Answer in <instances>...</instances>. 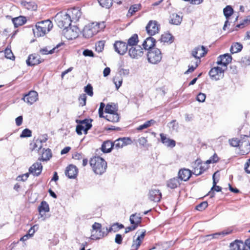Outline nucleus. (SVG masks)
Wrapping results in <instances>:
<instances>
[{
	"mask_svg": "<svg viewBox=\"0 0 250 250\" xmlns=\"http://www.w3.org/2000/svg\"><path fill=\"white\" fill-rule=\"evenodd\" d=\"M105 27L104 22H93L85 25L83 29V35L90 38Z\"/></svg>",
	"mask_w": 250,
	"mask_h": 250,
	"instance_id": "obj_1",
	"label": "nucleus"
},
{
	"mask_svg": "<svg viewBox=\"0 0 250 250\" xmlns=\"http://www.w3.org/2000/svg\"><path fill=\"white\" fill-rule=\"evenodd\" d=\"M90 165L94 172L96 174L102 175L105 171L107 167L105 161L99 156L91 158L90 161Z\"/></svg>",
	"mask_w": 250,
	"mask_h": 250,
	"instance_id": "obj_2",
	"label": "nucleus"
},
{
	"mask_svg": "<svg viewBox=\"0 0 250 250\" xmlns=\"http://www.w3.org/2000/svg\"><path fill=\"white\" fill-rule=\"evenodd\" d=\"M162 58L161 51L158 48H153L147 52V59L151 63L157 64L161 61Z\"/></svg>",
	"mask_w": 250,
	"mask_h": 250,
	"instance_id": "obj_3",
	"label": "nucleus"
},
{
	"mask_svg": "<svg viewBox=\"0 0 250 250\" xmlns=\"http://www.w3.org/2000/svg\"><path fill=\"white\" fill-rule=\"evenodd\" d=\"M76 122L78 124L76 126V131L79 135L82 134V130L84 131V134H87V131L92 127L91 120H77Z\"/></svg>",
	"mask_w": 250,
	"mask_h": 250,
	"instance_id": "obj_4",
	"label": "nucleus"
},
{
	"mask_svg": "<svg viewBox=\"0 0 250 250\" xmlns=\"http://www.w3.org/2000/svg\"><path fill=\"white\" fill-rule=\"evenodd\" d=\"M225 70L223 67H214L209 71V75L212 80L217 81L223 78Z\"/></svg>",
	"mask_w": 250,
	"mask_h": 250,
	"instance_id": "obj_5",
	"label": "nucleus"
},
{
	"mask_svg": "<svg viewBox=\"0 0 250 250\" xmlns=\"http://www.w3.org/2000/svg\"><path fill=\"white\" fill-rule=\"evenodd\" d=\"M160 25L156 21H150L146 25V28L147 34L150 36H153L158 33L160 30Z\"/></svg>",
	"mask_w": 250,
	"mask_h": 250,
	"instance_id": "obj_6",
	"label": "nucleus"
},
{
	"mask_svg": "<svg viewBox=\"0 0 250 250\" xmlns=\"http://www.w3.org/2000/svg\"><path fill=\"white\" fill-rule=\"evenodd\" d=\"M232 57L228 53L219 56L217 58L216 63L218 65H221L224 67V69L226 70L227 65L231 62Z\"/></svg>",
	"mask_w": 250,
	"mask_h": 250,
	"instance_id": "obj_7",
	"label": "nucleus"
},
{
	"mask_svg": "<svg viewBox=\"0 0 250 250\" xmlns=\"http://www.w3.org/2000/svg\"><path fill=\"white\" fill-rule=\"evenodd\" d=\"M39 215L42 220H45L48 216L46 215V212L49 211V207L48 203L45 201H42L38 207Z\"/></svg>",
	"mask_w": 250,
	"mask_h": 250,
	"instance_id": "obj_8",
	"label": "nucleus"
},
{
	"mask_svg": "<svg viewBox=\"0 0 250 250\" xmlns=\"http://www.w3.org/2000/svg\"><path fill=\"white\" fill-rule=\"evenodd\" d=\"M115 51L120 55H124L127 50V45L122 41H116L114 43Z\"/></svg>",
	"mask_w": 250,
	"mask_h": 250,
	"instance_id": "obj_9",
	"label": "nucleus"
},
{
	"mask_svg": "<svg viewBox=\"0 0 250 250\" xmlns=\"http://www.w3.org/2000/svg\"><path fill=\"white\" fill-rule=\"evenodd\" d=\"M79 29L76 26L68 27L66 29L65 35L68 40H73L79 36Z\"/></svg>",
	"mask_w": 250,
	"mask_h": 250,
	"instance_id": "obj_10",
	"label": "nucleus"
},
{
	"mask_svg": "<svg viewBox=\"0 0 250 250\" xmlns=\"http://www.w3.org/2000/svg\"><path fill=\"white\" fill-rule=\"evenodd\" d=\"M38 94L35 91H31L28 94H25L22 98V100L31 105L32 104L38 100Z\"/></svg>",
	"mask_w": 250,
	"mask_h": 250,
	"instance_id": "obj_11",
	"label": "nucleus"
},
{
	"mask_svg": "<svg viewBox=\"0 0 250 250\" xmlns=\"http://www.w3.org/2000/svg\"><path fill=\"white\" fill-rule=\"evenodd\" d=\"M143 48L140 46L131 47L128 51L130 57L133 59H138L143 55Z\"/></svg>",
	"mask_w": 250,
	"mask_h": 250,
	"instance_id": "obj_12",
	"label": "nucleus"
},
{
	"mask_svg": "<svg viewBox=\"0 0 250 250\" xmlns=\"http://www.w3.org/2000/svg\"><path fill=\"white\" fill-rule=\"evenodd\" d=\"M207 53V50L204 46H198L192 50V55L196 59H200Z\"/></svg>",
	"mask_w": 250,
	"mask_h": 250,
	"instance_id": "obj_13",
	"label": "nucleus"
},
{
	"mask_svg": "<svg viewBox=\"0 0 250 250\" xmlns=\"http://www.w3.org/2000/svg\"><path fill=\"white\" fill-rule=\"evenodd\" d=\"M131 140L129 138H122L116 140L113 143L114 148L117 149L122 148L125 146L130 144Z\"/></svg>",
	"mask_w": 250,
	"mask_h": 250,
	"instance_id": "obj_14",
	"label": "nucleus"
},
{
	"mask_svg": "<svg viewBox=\"0 0 250 250\" xmlns=\"http://www.w3.org/2000/svg\"><path fill=\"white\" fill-rule=\"evenodd\" d=\"M149 199L152 201L159 202L162 197L161 193L158 189L151 188L148 194Z\"/></svg>",
	"mask_w": 250,
	"mask_h": 250,
	"instance_id": "obj_15",
	"label": "nucleus"
},
{
	"mask_svg": "<svg viewBox=\"0 0 250 250\" xmlns=\"http://www.w3.org/2000/svg\"><path fill=\"white\" fill-rule=\"evenodd\" d=\"M238 153L241 155H247L250 152V143L248 141H241Z\"/></svg>",
	"mask_w": 250,
	"mask_h": 250,
	"instance_id": "obj_16",
	"label": "nucleus"
},
{
	"mask_svg": "<svg viewBox=\"0 0 250 250\" xmlns=\"http://www.w3.org/2000/svg\"><path fill=\"white\" fill-rule=\"evenodd\" d=\"M42 169V166L40 162H36L33 164L29 169V173L34 176H39Z\"/></svg>",
	"mask_w": 250,
	"mask_h": 250,
	"instance_id": "obj_17",
	"label": "nucleus"
},
{
	"mask_svg": "<svg viewBox=\"0 0 250 250\" xmlns=\"http://www.w3.org/2000/svg\"><path fill=\"white\" fill-rule=\"evenodd\" d=\"M191 171L187 168L181 169L178 172V178L181 181H187L191 176Z\"/></svg>",
	"mask_w": 250,
	"mask_h": 250,
	"instance_id": "obj_18",
	"label": "nucleus"
},
{
	"mask_svg": "<svg viewBox=\"0 0 250 250\" xmlns=\"http://www.w3.org/2000/svg\"><path fill=\"white\" fill-rule=\"evenodd\" d=\"M161 137V142L167 147L172 148L176 145V142L174 140L170 139L166 137V135L164 133L160 134Z\"/></svg>",
	"mask_w": 250,
	"mask_h": 250,
	"instance_id": "obj_19",
	"label": "nucleus"
},
{
	"mask_svg": "<svg viewBox=\"0 0 250 250\" xmlns=\"http://www.w3.org/2000/svg\"><path fill=\"white\" fill-rule=\"evenodd\" d=\"M78 173V169L75 166L70 165L67 167L65 175L70 179L75 178Z\"/></svg>",
	"mask_w": 250,
	"mask_h": 250,
	"instance_id": "obj_20",
	"label": "nucleus"
},
{
	"mask_svg": "<svg viewBox=\"0 0 250 250\" xmlns=\"http://www.w3.org/2000/svg\"><path fill=\"white\" fill-rule=\"evenodd\" d=\"M156 40L153 37H150L147 38L143 43V46L145 50L148 51L153 49L155 44Z\"/></svg>",
	"mask_w": 250,
	"mask_h": 250,
	"instance_id": "obj_21",
	"label": "nucleus"
},
{
	"mask_svg": "<svg viewBox=\"0 0 250 250\" xmlns=\"http://www.w3.org/2000/svg\"><path fill=\"white\" fill-rule=\"evenodd\" d=\"M63 19V21H59V26L66 29L71 25V21L73 20H71L70 14L67 13L64 15Z\"/></svg>",
	"mask_w": 250,
	"mask_h": 250,
	"instance_id": "obj_22",
	"label": "nucleus"
},
{
	"mask_svg": "<svg viewBox=\"0 0 250 250\" xmlns=\"http://www.w3.org/2000/svg\"><path fill=\"white\" fill-rule=\"evenodd\" d=\"M42 62L40 60L39 56L36 54H32L29 56L26 60V63L29 66H33L38 64Z\"/></svg>",
	"mask_w": 250,
	"mask_h": 250,
	"instance_id": "obj_23",
	"label": "nucleus"
},
{
	"mask_svg": "<svg viewBox=\"0 0 250 250\" xmlns=\"http://www.w3.org/2000/svg\"><path fill=\"white\" fill-rule=\"evenodd\" d=\"M21 4L22 7L29 10L35 11L37 9V5L33 1L27 2L22 0L21 1Z\"/></svg>",
	"mask_w": 250,
	"mask_h": 250,
	"instance_id": "obj_24",
	"label": "nucleus"
},
{
	"mask_svg": "<svg viewBox=\"0 0 250 250\" xmlns=\"http://www.w3.org/2000/svg\"><path fill=\"white\" fill-rule=\"evenodd\" d=\"M98 233L97 234H96V232L94 233L93 231H92V234L90 238L92 240H98L106 236L108 233L107 228H106L105 231H102L101 229L100 230H98Z\"/></svg>",
	"mask_w": 250,
	"mask_h": 250,
	"instance_id": "obj_25",
	"label": "nucleus"
},
{
	"mask_svg": "<svg viewBox=\"0 0 250 250\" xmlns=\"http://www.w3.org/2000/svg\"><path fill=\"white\" fill-rule=\"evenodd\" d=\"M34 34L35 36L38 37L43 36L47 33L46 31H44V28L40 25H38L37 23L36 25V28L33 29Z\"/></svg>",
	"mask_w": 250,
	"mask_h": 250,
	"instance_id": "obj_26",
	"label": "nucleus"
},
{
	"mask_svg": "<svg viewBox=\"0 0 250 250\" xmlns=\"http://www.w3.org/2000/svg\"><path fill=\"white\" fill-rule=\"evenodd\" d=\"M73 21H78L82 15L81 11L78 8H73L69 10V13Z\"/></svg>",
	"mask_w": 250,
	"mask_h": 250,
	"instance_id": "obj_27",
	"label": "nucleus"
},
{
	"mask_svg": "<svg viewBox=\"0 0 250 250\" xmlns=\"http://www.w3.org/2000/svg\"><path fill=\"white\" fill-rule=\"evenodd\" d=\"M142 216L140 213L133 214L130 216V221L132 225H134L137 227L141 222Z\"/></svg>",
	"mask_w": 250,
	"mask_h": 250,
	"instance_id": "obj_28",
	"label": "nucleus"
},
{
	"mask_svg": "<svg viewBox=\"0 0 250 250\" xmlns=\"http://www.w3.org/2000/svg\"><path fill=\"white\" fill-rule=\"evenodd\" d=\"M39 153H42L41 160L43 161H48L52 157L51 150L49 148L46 149L43 148L39 152Z\"/></svg>",
	"mask_w": 250,
	"mask_h": 250,
	"instance_id": "obj_29",
	"label": "nucleus"
},
{
	"mask_svg": "<svg viewBox=\"0 0 250 250\" xmlns=\"http://www.w3.org/2000/svg\"><path fill=\"white\" fill-rule=\"evenodd\" d=\"M37 23H38V25L43 27L44 31H46V33H48L53 27L52 22L49 20L40 21L37 22Z\"/></svg>",
	"mask_w": 250,
	"mask_h": 250,
	"instance_id": "obj_30",
	"label": "nucleus"
},
{
	"mask_svg": "<svg viewBox=\"0 0 250 250\" xmlns=\"http://www.w3.org/2000/svg\"><path fill=\"white\" fill-rule=\"evenodd\" d=\"M30 148L33 150L37 151L39 153L42 150V143L39 139L36 140L35 142L30 144Z\"/></svg>",
	"mask_w": 250,
	"mask_h": 250,
	"instance_id": "obj_31",
	"label": "nucleus"
},
{
	"mask_svg": "<svg viewBox=\"0 0 250 250\" xmlns=\"http://www.w3.org/2000/svg\"><path fill=\"white\" fill-rule=\"evenodd\" d=\"M112 148H114L113 143L110 141L104 142L102 146V150L104 153L110 152Z\"/></svg>",
	"mask_w": 250,
	"mask_h": 250,
	"instance_id": "obj_32",
	"label": "nucleus"
},
{
	"mask_svg": "<svg viewBox=\"0 0 250 250\" xmlns=\"http://www.w3.org/2000/svg\"><path fill=\"white\" fill-rule=\"evenodd\" d=\"M182 20V17L177 14H172L170 16V23L175 25H179Z\"/></svg>",
	"mask_w": 250,
	"mask_h": 250,
	"instance_id": "obj_33",
	"label": "nucleus"
},
{
	"mask_svg": "<svg viewBox=\"0 0 250 250\" xmlns=\"http://www.w3.org/2000/svg\"><path fill=\"white\" fill-rule=\"evenodd\" d=\"M13 23L15 27H18L19 26L22 25L26 22L25 18L22 16H20L12 20Z\"/></svg>",
	"mask_w": 250,
	"mask_h": 250,
	"instance_id": "obj_34",
	"label": "nucleus"
},
{
	"mask_svg": "<svg viewBox=\"0 0 250 250\" xmlns=\"http://www.w3.org/2000/svg\"><path fill=\"white\" fill-rule=\"evenodd\" d=\"M105 118L108 121L116 123L119 121V115L117 113L108 114L105 116Z\"/></svg>",
	"mask_w": 250,
	"mask_h": 250,
	"instance_id": "obj_35",
	"label": "nucleus"
},
{
	"mask_svg": "<svg viewBox=\"0 0 250 250\" xmlns=\"http://www.w3.org/2000/svg\"><path fill=\"white\" fill-rule=\"evenodd\" d=\"M179 178H173L169 180L167 184L168 187L170 188H175L180 185Z\"/></svg>",
	"mask_w": 250,
	"mask_h": 250,
	"instance_id": "obj_36",
	"label": "nucleus"
},
{
	"mask_svg": "<svg viewBox=\"0 0 250 250\" xmlns=\"http://www.w3.org/2000/svg\"><path fill=\"white\" fill-rule=\"evenodd\" d=\"M243 48L242 44L239 42H235L232 44L230 51L232 54L236 53L241 51Z\"/></svg>",
	"mask_w": 250,
	"mask_h": 250,
	"instance_id": "obj_37",
	"label": "nucleus"
},
{
	"mask_svg": "<svg viewBox=\"0 0 250 250\" xmlns=\"http://www.w3.org/2000/svg\"><path fill=\"white\" fill-rule=\"evenodd\" d=\"M62 43H59L57 46L51 49L48 50L47 47H44L40 49V52L42 55L51 54L55 52V50L60 47Z\"/></svg>",
	"mask_w": 250,
	"mask_h": 250,
	"instance_id": "obj_38",
	"label": "nucleus"
},
{
	"mask_svg": "<svg viewBox=\"0 0 250 250\" xmlns=\"http://www.w3.org/2000/svg\"><path fill=\"white\" fill-rule=\"evenodd\" d=\"M230 232L231 231L224 230L222 232H217V233H214L212 234L207 235V236L208 237H211V239L219 238H222V237H224V236L229 234L230 233Z\"/></svg>",
	"mask_w": 250,
	"mask_h": 250,
	"instance_id": "obj_39",
	"label": "nucleus"
},
{
	"mask_svg": "<svg viewBox=\"0 0 250 250\" xmlns=\"http://www.w3.org/2000/svg\"><path fill=\"white\" fill-rule=\"evenodd\" d=\"M117 111L116 105L112 104H108L105 108V112L108 114L117 113Z\"/></svg>",
	"mask_w": 250,
	"mask_h": 250,
	"instance_id": "obj_40",
	"label": "nucleus"
},
{
	"mask_svg": "<svg viewBox=\"0 0 250 250\" xmlns=\"http://www.w3.org/2000/svg\"><path fill=\"white\" fill-rule=\"evenodd\" d=\"M196 164H197V166L194 167V171L193 172V173L196 175H199L201 174L204 171H205V169L204 168L202 165H200L201 164L198 161H196V162L195 163V165Z\"/></svg>",
	"mask_w": 250,
	"mask_h": 250,
	"instance_id": "obj_41",
	"label": "nucleus"
},
{
	"mask_svg": "<svg viewBox=\"0 0 250 250\" xmlns=\"http://www.w3.org/2000/svg\"><path fill=\"white\" fill-rule=\"evenodd\" d=\"M138 35L136 34L133 35L128 40L127 42V44H126L129 46H133L136 45L137 43L138 42Z\"/></svg>",
	"mask_w": 250,
	"mask_h": 250,
	"instance_id": "obj_42",
	"label": "nucleus"
},
{
	"mask_svg": "<svg viewBox=\"0 0 250 250\" xmlns=\"http://www.w3.org/2000/svg\"><path fill=\"white\" fill-rule=\"evenodd\" d=\"M155 121L154 120H150L146 122L144 124L139 125L137 128V130L138 131L142 130L144 129L150 127L151 125L154 124Z\"/></svg>",
	"mask_w": 250,
	"mask_h": 250,
	"instance_id": "obj_43",
	"label": "nucleus"
},
{
	"mask_svg": "<svg viewBox=\"0 0 250 250\" xmlns=\"http://www.w3.org/2000/svg\"><path fill=\"white\" fill-rule=\"evenodd\" d=\"M101 6L106 8H110L113 4V0H98Z\"/></svg>",
	"mask_w": 250,
	"mask_h": 250,
	"instance_id": "obj_44",
	"label": "nucleus"
},
{
	"mask_svg": "<svg viewBox=\"0 0 250 250\" xmlns=\"http://www.w3.org/2000/svg\"><path fill=\"white\" fill-rule=\"evenodd\" d=\"M105 44V41H100L95 44V50L97 52L100 53L102 52L104 49Z\"/></svg>",
	"mask_w": 250,
	"mask_h": 250,
	"instance_id": "obj_45",
	"label": "nucleus"
},
{
	"mask_svg": "<svg viewBox=\"0 0 250 250\" xmlns=\"http://www.w3.org/2000/svg\"><path fill=\"white\" fill-rule=\"evenodd\" d=\"M172 36L170 34H165L161 36L160 40L164 42H171Z\"/></svg>",
	"mask_w": 250,
	"mask_h": 250,
	"instance_id": "obj_46",
	"label": "nucleus"
},
{
	"mask_svg": "<svg viewBox=\"0 0 250 250\" xmlns=\"http://www.w3.org/2000/svg\"><path fill=\"white\" fill-rule=\"evenodd\" d=\"M233 9L230 6H227L223 10L225 16L228 18L230 17L233 13Z\"/></svg>",
	"mask_w": 250,
	"mask_h": 250,
	"instance_id": "obj_47",
	"label": "nucleus"
},
{
	"mask_svg": "<svg viewBox=\"0 0 250 250\" xmlns=\"http://www.w3.org/2000/svg\"><path fill=\"white\" fill-rule=\"evenodd\" d=\"M168 126L172 131H177L178 129V123L176 122V120H172L171 122L168 124Z\"/></svg>",
	"mask_w": 250,
	"mask_h": 250,
	"instance_id": "obj_48",
	"label": "nucleus"
},
{
	"mask_svg": "<svg viewBox=\"0 0 250 250\" xmlns=\"http://www.w3.org/2000/svg\"><path fill=\"white\" fill-rule=\"evenodd\" d=\"M141 240H139V237H137L136 240H133L131 246V250H137L140 246Z\"/></svg>",
	"mask_w": 250,
	"mask_h": 250,
	"instance_id": "obj_49",
	"label": "nucleus"
},
{
	"mask_svg": "<svg viewBox=\"0 0 250 250\" xmlns=\"http://www.w3.org/2000/svg\"><path fill=\"white\" fill-rule=\"evenodd\" d=\"M140 5L139 4H135L131 6L128 10L127 16H128L129 14H130V16L132 15L140 9Z\"/></svg>",
	"mask_w": 250,
	"mask_h": 250,
	"instance_id": "obj_50",
	"label": "nucleus"
},
{
	"mask_svg": "<svg viewBox=\"0 0 250 250\" xmlns=\"http://www.w3.org/2000/svg\"><path fill=\"white\" fill-rule=\"evenodd\" d=\"M32 131L27 128H25L22 131L20 135L21 138L29 137L31 136Z\"/></svg>",
	"mask_w": 250,
	"mask_h": 250,
	"instance_id": "obj_51",
	"label": "nucleus"
},
{
	"mask_svg": "<svg viewBox=\"0 0 250 250\" xmlns=\"http://www.w3.org/2000/svg\"><path fill=\"white\" fill-rule=\"evenodd\" d=\"M241 142L237 138H233L231 140H229V144L230 146L233 147H237L239 146L241 144Z\"/></svg>",
	"mask_w": 250,
	"mask_h": 250,
	"instance_id": "obj_52",
	"label": "nucleus"
},
{
	"mask_svg": "<svg viewBox=\"0 0 250 250\" xmlns=\"http://www.w3.org/2000/svg\"><path fill=\"white\" fill-rule=\"evenodd\" d=\"M5 57L10 60H14L15 57L10 49L6 48L5 50Z\"/></svg>",
	"mask_w": 250,
	"mask_h": 250,
	"instance_id": "obj_53",
	"label": "nucleus"
},
{
	"mask_svg": "<svg viewBox=\"0 0 250 250\" xmlns=\"http://www.w3.org/2000/svg\"><path fill=\"white\" fill-rule=\"evenodd\" d=\"M84 92L90 96H93V87L90 84H88L84 87Z\"/></svg>",
	"mask_w": 250,
	"mask_h": 250,
	"instance_id": "obj_54",
	"label": "nucleus"
},
{
	"mask_svg": "<svg viewBox=\"0 0 250 250\" xmlns=\"http://www.w3.org/2000/svg\"><path fill=\"white\" fill-rule=\"evenodd\" d=\"M222 189L221 187L216 185L215 186H212L211 188V190L209 192V194L210 195L211 197H213L214 196V191L217 192L221 191Z\"/></svg>",
	"mask_w": 250,
	"mask_h": 250,
	"instance_id": "obj_55",
	"label": "nucleus"
},
{
	"mask_svg": "<svg viewBox=\"0 0 250 250\" xmlns=\"http://www.w3.org/2000/svg\"><path fill=\"white\" fill-rule=\"evenodd\" d=\"M79 101L80 103V104L83 106L85 105L86 104V96L85 94H83L80 95Z\"/></svg>",
	"mask_w": 250,
	"mask_h": 250,
	"instance_id": "obj_56",
	"label": "nucleus"
},
{
	"mask_svg": "<svg viewBox=\"0 0 250 250\" xmlns=\"http://www.w3.org/2000/svg\"><path fill=\"white\" fill-rule=\"evenodd\" d=\"M208 203L207 202H203L196 207V209L199 211L205 209L208 207Z\"/></svg>",
	"mask_w": 250,
	"mask_h": 250,
	"instance_id": "obj_57",
	"label": "nucleus"
},
{
	"mask_svg": "<svg viewBox=\"0 0 250 250\" xmlns=\"http://www.w3.org/2000/svg\"><path fill=\"white\" fill-rule=\"evenodd\" d=\"M138 142L139 143V145L143 146L144 147H147V140L146 138L145 137H141L138 139Z\"/></svg>",
	"mask_w": 250,
	"mask_h": 250,
	"instance_id": "obj_58",
	"label": "nucleus"
},
{
	"mask_svg": "<svg viewBox=\"0 0 250 250\" xmlns=\"http://www.w3.org/2000/svg\"><path fill=\"white\" fill-rule=\"evenodd\" d=\"M38 227L37 225H34L28 231V235L31 238L34 235L35 232L37 230Z\"/></svg>",
	"mask_w": 250,
	"mask_h": 250,
	"instance_id": "obj_59",
	"label": "nucleus"
},
{
	"mask_svg": "<svg viewBox=\"0 0 250 250\" xmlns=\"http://www.w3.org/2000/svg\"><path fill=\"white\" fill-rule=\"evenodd\" d=\"M218 161V157L216 154H214L212 157H211L209 160L206 161V164H210L216 163Z\"/></svg>",
	"mask_w": 250,
	"mask_h": 250,
	"instance_id": "obj_60",
	"label": "nucleus"
},
{
	"mask_svg": "<svg viewBox=\"0 0 250 250\" xmlns=\"http://www.w3.org/2000/svg\"><path fill=\"white\" fill-rule=\"evenodd\" d=\"M119 230V224L115 223L112 225L109 229H107V231L109 232L114 231L116 232Z\"/></svg>",
	"mask_w": 250,
	"mask_h": 250,
	"instance_id": "obj_61",
	"label": "nucleus"
},
{
	"mask_svg": "<svg viewBox=\"0 0 250 250\" xmlns=\"http://www.w3.org/2000/svg\"><path fill=\"white\" fill-rule=\"evenodd\" d=\"M101 224L99 223L95 222L92 226V231H96V233L98 232V230H100L101 229Z\"/></svg>",
	"mask_w": 250,
	"mask_h": 250,
	"instance_id": "obj_62",
	"label": "nucleus"
},
{
	"mask_svg": "<svg viewBox=\"0 0 250 250\" xmlns=\"http://www.w3.org/2000/svg\"><path fill=\"white\" fill-rule=\"evenodd\" d=\"M206 95L202 93H200L197 96L196 99L200 102H204L206 99Z\"/></svg>",
	"mask_w": 250,
	"mask_h": 250,
	"instance_id": "obj_63",
	"label": "nucleus"
},
{
	"mask_svg": "<svg viewBox=\"0 0 250 250\" xmlns=\"http://www.w3.org/2000/svg\"><path fill=\"white\" fill-rule=\"evenodd\" d=\"M241 62L245 65H249L250 64V57H245L242 58Z\"/></svg>",
	"mask_w": 250,
	"mask_h": 250,
	"instance_id": "obj_64",
	"label": "nucleus"
}]
</instances>
